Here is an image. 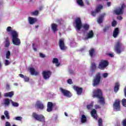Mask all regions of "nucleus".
<instances>
[{
	"label": "nucleus",
	"mask_w": 126,
	"mask_h": 126,
	"mask_svg": "<svg viewBox=\"0 0 126 126\" xmlns=\"http://www.w3.org/2000/svg\"><path fill=\"white\" fill-rule=\"evenodd\" d=\"M7 32H10L11 35L12 37V43L15 46H20L21 42L20 41V39L18 38V33L15 30H12V28L11 27H8L6 29Z\"/></svg>",
	"instance_id": "nucleus-1"
},
{
	"label": "nucleus",
	"mask_w": 126,
	"mask_h": 126,
	"mask_svg": "<svg viewBox=\"0 0 126 126\" xmlns=\"http://www.w3.org/2000/svg\"><path fill=\"white\" fill-rule=\"evenodd\" d=\"M93 98H98V103L101 105H105L106 102H105V98L103 96V93H102V90L100 89L97 90H94L93 91Z\"/></svg>",
	"instance_id": "nucleus-2"
},
{
	"label": "nucleus",
	"mask_w": 126,
	"mask_h": 126,
	"mask_svg": "<svg viewBox=\"0 0 126 126\" xmlns=\"http://www.w3.org/2000/svg\"><path fill=\"white\" fill-rule=\"evenodd\" d=\"M114 51L117 54H121L122 52L125 51V46L121 41L118 40L114 45Z\"/></svg>",
	"instance_id": "nucleus-3"
},
{
	"label": "nucleus",
	"mask_w": 126,
	"mask_h": 126,
	"mask_svg": "<svg viewBox=\"0 0 126 126\" xmlns=\"http://www.w3.org/2000/svg\"><path fill=\"white\" fill-rule=\"evenodd\" d=\"M125 8H126V4L123 3L121 7H117L114 9V12L116 15H123L125 12Z\"/></svg>",
	"instance_id": "nucleus-4"
},
{
	"label": "nucleus",
	"mask_w": 126,
	"mask_h": 126,
	"mask_svg": "<svg viewBox=\"0 0 126 126\" xmlns=\"http://www.w3.org/2000/svg\"><path fill=\"white\" fill-rule=\"evenodd\" d=\"M32 117L36 121H38V122H41L42 123H46V121H45V116L42 114L38 115L35 112H33Z\"/></svg>",
	"instance_id": "nucleus-5"
},
{
	"label": "nucleus",
	"mask_w": 126,
	"mask_h": 126,
	"mask_svg": "<svg viewBox=\"0 0 126 126\" xmlns=\"http://www.w3.org/2000/svg\"><path fill=\"white\" fill-rule=\"evenodd\" d=\"M100 82H101V73L98 72L95 75L93 80V85L94 87L98 86L100 84Z\"/></svg>",
	"instance_id": "nucleus-6"
},
{
	"label": "nucleus",
	"mask_w": 126,
	"mask_h": 126,
	"mask_svg": "<svg viewBox=\"0 0 126 126\" xmlns=\"http://www.w3.org/2000/svg\"><path fill=\"white\" fill-rule=\"evenodd\" d=\"M109 65V62H108L106 60H101L99 63L98 67L101 70H104L107 66Z\"/></svg>",
	"instance_id": "nucleus-7"
},
{
	"label": "nucleus",
	"mask_w": 126,
	"mask_h": 126,
	"mask_svg": "<svg viewBox=\"0 0 126 126\" xmlns=\"http://www.w3.org/2000/svg\"><path fill=\"white\" fill-rule=\"evenodd\" d=\"M75 23L76 24V31H80V29L82 28V23L81 22V19L80 17L77 18L75 20Z\"/></svg>",
	"instance_id": "nucleus-8"
},
{
	"label": "nucleus",
	"mask_w": 126,
	"mask_h": 126,
	"mask_svg": "<svg viewBox=\"0 0 126 126\" xmlns=\"http://www.w3.org/2000/svg\"><path fill=\"white\" fill-rule=\"evenodd\" d=\"M58 45L60 50L62 51H64L67 49V47H66L65 44H64V39L63 38H61L59 40Z\"/></svg>",
	"instance_id": "nucleus-9"
},
{
	"label": "nucleus",
	"mask_w": 126,
	"mask_h": 126,
	"mask_svg": "<svg viewBox=\"0 0 126 126\" xmlns=\"http://www.w3.org/2000/svg\"><path fill=\"white\" fill-rule=\"evenodd\" d=\"M60 90L61 92L62 93V94L63 95V96H65L68 98H70V97L72 96L71 93H70V91H69L65 90L64 89H63L62 88H60Z\"/></svg>",
	"instance_id": "nucleus-10"
},
{
	"label": "nucleus",
	"mask_w": 126,
	"mask_h": 126,
	"mask_svg": "<svg viewBox=\"0 0 126 126\" xmlns=\"http://www.w3.org/2000/svg\"><path fill=\"white\" fill-rule=\"evenodd\" d=\"M51 75H52V72L51 71H43L42 72V76L44 79H48L51 77Z\"/></svg>",
	"instance_id": "nucleus-11"
},
{
	"label": "nucleus",
	"mask_w": 126,
	"mask_h": 126,
	"mask_svg": "<svg viewBox=\"0 0 126 126\" xmlns=\"http://www.w3.org/2000/svg\"><path fill=\"white\" fill-rule=\"evenodd\" d=\"M93 37H94V32H93V31L91 30L89 31L84 40H89V39H92Z\"/></svg>",
	"instance_id": "nucleus-12"
},
{
	"label": "nucleus",
	"mask_w": 126,
	"mask_h": 126,
	"mask_svg": "<svg viewBox=\"0 0 126 126\" xmlns=\"http://www.w3.org/2000/svg\"><path fill=\"white\" fill-rule=\"evenodd\" d=\"M120 102L119 100H116L113 104V108L116 110V111H120L121 109V105H120Z\"/></svg>",
	"instance_id": "nucleus-13"
},
{
	"label": "nucleus",
	"mask_w": 126,
	"mask_h": 126,
	"mask_svg": "<svg viewBox=\"0 0 126 126\" xmlns=\"http://www.w3.org/2000/svg\"><path fill=\"white\" fill-rule=\"evenodd\" d=\"M74 90L77 92V94L78 95H81L82 94V92L83 91V89L82 88H80L77 86H73V87Z\"/></svg>",
	"instance_id": "nucleus-14"
},
{
	"label": "nucleus",
	"mask_w": 126,
	"mask_h": 126,
	"mask_svg": "<svg viewBox=\"0 0 126 126\" xmlns=\"http://www.w3.org/2000/svg\"><path fill=\"white\" fill-rule=\"evenodd\" d=\"M53 108H54V103H53L52 102H48L47 108L46 109L47 112H52L53 111Z\"/></svg>",
	"instance_id": "nucleus-15"
},
{
	"label": "nucleus",
	"mask_w": 126,
	"mask_h": 126,
	"mask_svg": "<svg viewBox=\"0 0 126 126\" xmlns=\"http://www.w3.org/2000/svg\"><path fill=\"white\" fill-rule=\"evenodd\" d=\"M91 114L92 117L96 120H98V115H97V111H96L95 109H93L91 111Z\"/></svg>",
	"instance_id": "nucleus-16"
},
{
	"label": "nucleus",
	"mask_w": 126,
	"mask_h": 126,
	"mask_svg": "<svg viewBox=\"0 0 126 126\" xmlns=\"http://www.w3.org/2000/svg\"><path fill=\"white\" fill-rule=\"evenodd\" d=\"M119 34L120 30L118 28H115L113 32V37H114L115 38H117Z\"/></svg>",
	"instance_id": "nucleus-17"
},
{
	"label": "nucleus",
	"mask_w": 126,
	"mask_h": 126,
	"mask_svg": "<svg viewBox=\"0 0 126 126\" xmlns=\"http://www.w3.org/2000/svg\"><path fill=\"white\" fill-rule=\"evenodd\" d=\"M36 106L38 109H40V110H44V108H45L44 104H43V103L40 101H36Z\"/></svg>",
	"instance_id": "nucleus-18"
},
{
	"label": "nucleus",
	"mask_w": 126,
	"mask_h": 126,
	"mask_svg": "<svg viewBox=\"0 0 126 126\" xmlns=\"http://www.w3.org/2000/svg\"><path fill=\"white\" fill-rule=\"evenodd\" d=\"M2 105H3L5 107H9V105H10V100L8 98L4 99Z\"/></svg>",
	"instance_id": "nucleus-19"
},
{
	"label": "nucleus",
	"mask_w": 126,
	"mask_h": 126,
	"mask_svg": "<svg viewBox=\"0 0 126 126\" xmlns=\"http://www.w3.org/2000/svg\"><path fill=\"white\" fill-rule=\"evenodd\" d=\"M28 20H29L30 24L32 25V24H34L36 22V21H37V19L33 18L32 17H29Z\"/></svg>",
	"instance_id": "nucleus-20"
},
{
	"label": "nucleus",
	"mask_w": 126,
	"mask_h": 126,
	"mask_svg": "<svg viewBox=\"0 0 126 126\" xmlns=\"http://www.w3.org/2000/svg\"><path fill=\"white\" fill-rule=\"evenodd\" d=\"M105 15H106V14H103L99 17V18L97 19L98 23L101 24V23L103 22V20H104V17H105Z\"/></svg>",
	"instance_id": "nucleus-21"
},
{
	"label": "nucleus",
	"mask_w": 126,
	"mask_h": 126,
	"mask_svg": "<svg viewBox=\"0 0 126 126\" xmlns=\"http://www.w3.org/2000/svg\"><path fill=\"white\" fill-rule=\"evenodd\" d=\"M96 66L95 63H92L91 64V72H94L96 70Z\"/></svg>",
	"instance_id": "nucleus-22"
},
{
	"label": "nucleus",
	"mask_w": 126,
	"mask_h": 126,
	"mask_svg": "<svg viewBox=\"0 0 126 126\" xmlns=\"http://www.w3.org/2000/svg\"><path fill=\"white\" fill-rule=\"evenodd\" d=\"M30 70L32 75H34H34H38L39 74V72L35 71V69L33 67L30 68Z\"/></svg>",
	"instance_id": "nucleus-23"
},
{
	"label": "nucleus",
	"mask_w": 126,
	"mask_h": 126,
	"mask_svg": "<svg viewBox=\"0 0 126 126\" xmlns=\"http://www.w3.org/2000/svg\"><path fill=\"white\" fill-rule=\"evenodd\" d=\"M89 55L91 58H93L95 55V49L94 48H92L89 51Z\"/></svg>",
	"instance_id": "nucleus-24"
},
{
	"label": "nucleus",
	"mask_w": 126,
	"mask_h": 126,
	"mask_svg": "<svg viewBox=\"0 0 126 126\" xmlns=\"http://www.w3.org/2000/svg\"><path fill=\"white\" fill-rule=\"evenodd\" d=\"M119 89H120V84L117 82L115 83V85L114 86V92H115V93H117V92L119 91Z\"/></svg>",
	"instance_id": "nucleus-25"
},
{
	"label": "nucleus",
	"mask_w": 126,
	"mask_h": 126,
	"mask_svg": "<svg viewBox=\"0 0 126 126\" xmlns=\"http://www.w3.org/2000/svg\"><path fill=\"white\" fill-rule=\"evenodd\" d=\"M81 121L82 124H84L86 123V122H87V118H86V116L84 114L82 115Z\"/></svg>",
	"instance_id": "nucleus-26"
},
{
	"label": "nucleus",
	"mask_w": 126,
	"mask_h": 126,
	"mask_svg": "<svg viewBox=\"0 0 126 126\" xmlns=\"http://www.w3.org/2000/svg\"><path fill=\"white\" fill-rule=\"evenodd\" d=\"M51 28L53 30L54 32H56V31H58V25L55 23L52 24Z\"/></svg>",
	"instance_id": "nucleus-27"
},
{
	"label": "nucleus",
	"mask_w": 126,
	"mask_h": 126,
	"mask_svg": "<svg viewBox=\"0 0 126 126\" xmlns=\"http://www.w3.org/2000/svg\"><path fill=\"white\" fill-rule=\"evenodd\" d=\"M14 95V93L13 92L6 93L4 94V97H12Z\"/></svg>",
	"instance_id": "nucleus-28"
},
{
	"label": "nucleus",
	"mask_w": 126,
	"mask_h": 126,
	"mask_svg": "<svg viewBox=\"0 0 126 126\" xmlns=\"http://www.w3.org/2000/svg\"><path fill=\"white\" fill-rule=\"evenodd\" d=\"M53 63H56V66H60L61 63H59V60L57 58H54L53 60Z\"/></svg>",
	"instance_id": "nucleus-29"
},
{
	"label": "nucleus",
	"mask_w": 126,
	"mask_h": 126,
	"mask_svg": "<svg viewBox=\"0 0 126 126\" xmlns=\"http://www.w3.org/2000/svg\"><path fill=\"white\" fill-rule=\"evenodd\" d=\"M102 8H103V5L100 4L95 8L94 11L95 12H96V13H98V12H99V11H100Z\"/></svg>",
	"instance_id": "nucleus-30"
},
{
	"label": "nucleus",
	"mask_w": 126,
	"mask_h": 126,
	"mask_svg": "<svg viewBox=\"0 0 126 126\" xmlns=\"http://www.w3.org/2000/svg\"><path fill=\"white\" fill-rule=\"evenodd\" d=\"M4 114L5 117H6L7 120H9L10 119V116H9V113L7 110L4 111Z\"/></svg>",
	"instance_id": "nucleus-31"
},
{
	"label": "nucleus",
	"mask_w": 126,
	"mask_h": 126,
	"mask_svg": "<svg viewBox=\"0 0 126 126\" xmlns=\"http://www.w3.org/2000/svg\"><path fill=\"white\" fill-rule=\"evenodd\" d=\"M6 43L5 44V47L7 48L9 47V45H10V43L9 42V40H8V37H6L5 39Z\"/></svg>",
	"instance_id": "nucleus-32"
},
{
	"label": "nucleus",
	"mask_w": 126,
	"mask_h": 126,
	"mask_svg": "<svg viewBox=\"0 0 126 126\" xmlns=\"http://www.w3.org/2000/svg\"><path fill=\"white\" fill-rule=\"evenodd\" d=\"M76 2L81 6L84 5V3H83V1L82 0H76Z\"/></svg>",
	"instance_id": "nucleus-33"
},
{
	"label": "nucleus",
	"mask_w": 126,
	"mask_h": 126,
	"mask_svg": "<svg viewBox=\"0 0 126 126\" xmlns=\"http://www.w3.org/2000/svg\"><path fill=\"white\" fill-rule=\"evenodd\" d=\"M109 29H110V26L106 25L105 26V27L103 28V31L105 33L107 32V31H108Z\"/></svg>",
	"instance_id": "nucleus-34"
},
{
	"label": "nucleus",
	"mask_w": 126,
	"mask_h": 126,
	"mask_svg": "<svg viewBox=\"0 0 126 126\" xmlns=\"http://www.w3.org/2000/svg\"><path fill=\"white\" fill-rule=\"evenodd\" d=\"M83 28H84L85 31H87V30H89V26L87 24H85L83 26Z\"/></svg>",
	"instance_id": "nucleus-35"
},
{
	"label": "nucleus",
	"mask_w": 126,
	"mask_h": 126,
	"mask_svg": "<svg viewBox=\"0 0 126 126\" xmlns=\"http://www.w3.org/2000/svg\"><path fill=\"white\" fill-rule=\"evenodd\" d=\"M6 59L9 60L10 59V51H7L6 52Z\"/></svg>",
	"instance_id": "nucleus-36"
},
{
	"label": "nucleus",
	"mask_w": 126,
	"mask_h": 126,
	"mask_svg": "<svg viewBox=\"0 0 126 126\" xmlns=\"http://www.w3.org/2000/svg\"><path fill=\"white\" fill-rule=\"evenodd\" d=\"M11 104L13 107H18L19 106V104L16 102H14L12 100H11Z\"/></svg>",
	"instance_id": "nucleus-37"
},
{
	"label": "nucleus",
	"mask_w": 126,
	"mask_h": 126,
	"mask_svg": "<svg viewBox=\"0 0 126 126\" xmlns=\"http://www.w3.org/2000/svg\"><path fill=\"white\" fill-rule=\"evenodd\" d=\"M98 126H103V120L102 118H99L98 121Z\"/></svg>",
	"instance_id": "nucleus-38"
},
{
	"label": "nucleus",
	"mask_w": 126,
	"mask_h": 126,
	"mask_svg": "<svg viewBox=\"0 0 126 126\" xmlns=\"http://www.w3.org/2000/svg\"><path fill=\"white\" fill-rule=\"evenodd\" d=\"M31 13L32 15H38V14H39V11L35 10L33 12H32Z\"/></svg>",
	"instance_id": "nucleus-39"
},
{
	"label": "nucleus",
	"mask_w": 126,
	"mask_h": 126,
	"mask_svg": "<svg viewBox=\"0 0 126 126\" xmlns=\"http://www.w3.org/2000/svg\"><path fill=\"white\" fill-rule=\"evenodd\" d=\"M122 104L124 107H126V99L124 98V99H122Z\"/></svg>",
	"instance_id": "nucleus-40"
},
{
	"label": "nucleus",
	"mask_w": 126,
	"mask_h": 126,
	"mask_svg": "<svg viewBox=\"0 0 126 126\" xmlns=\"http://www.w3.org/2000/svg\"><path fill=\"white\" fill-rule=\"evenodd\" d=\"M4 64L5 65H9V64H10V62H9V60L6 59L5 60Z\"/></svg>",
	"instance_id": "nucleus-41"
},
{
	"label": "nucleus",
	"mask_w": 126,
	"mask_h": 126,
	"mask_svg": "<svg viewBox=\"0 0 126 126\" xmlns=\"http://www.w3.org/2000/svg\"><path fill=\"white\" fill-rule=\"evenodd\" d=\"M93 107V104L91 103L90 105H87V108L88 109V110H90V109H91V108H92Z\"/></svg>",
	"instance_id": "nucleus-42"
},
{
	"label": "nucleus",
	"mask_w": 126,
	"mask_h": 126,
	"mask_svg": "<svg viewBox=\"0 0 126 126\" xmlns=\"http://www.w3.org/2000/svg\"><path fill=\"white\" fill-rule=\"evenodd\" d=\"M117 25V21L114 20L112 22V26L113 27H115V26H116Z\"/></svg>",
	"instance_id": "nucleus-43"
},
{
	"label": "nucleus",
	"mask_w": 126,
	"mask_h": 126,
	"mask_svg": "<svg viewBox=\"0 0 126 126\" xmlns=\"http://www.w3.org/2000/svg\"><path fill=\"white\" fill-rule=\"evenodd\" d=\"M15 120H16V121H21L22 120V117L19 116V117H16L15 118Z\"/></svg>",
	"instance_id": "nucleus-44"
},
{
	"label": "nucleus",
	"mask_w": 126,
	"mask_h": 126,
	"mask_svg": "<svg viewBox=\"0 0 126 126\" xmlns=\"http://www.w3.org/2000/svg\"><path fill=\"white\" fill-rule=\"evenodd\" d=\"M24 79V81H25V82H28V81H29V80H30L29 77H28L26 76H25Z\"/></svg>",
	"instance_id": "nucleus-45"
},
{
	"label": "nucleus",
	"mask_w": 126,
	"mask_h": 126,
	"mask_svg": "<svg viewBox=\"0 0 126 126\" xmlns=\"http://www.w3.org/2000/svg\"><path fill=\"white\" fill-rule=\"evenodd\" d=\"M108 73H104L102 74V77L104 78H106V77H108Z\"/></svg>",
	"instance_id": "nucleus-46"
},
{
	"label": "nucleus",
	"mask_w": 126,
	"mask_h": 126,
	"mask_svg": "<svg viewBox=\"0 0 126 126\" xmlns=\"http://www.w3.org/2000/svg\"><path fill=\"white\" fill-rule=\"evenodd\" d=\"M122 124L123 125V126H126V119H124L123 120V122H122Z\"/></svg>",
	"instance_id": "nucleus-47"
},
{
	"label": "nucleus",
	"mask_w": 126,
	"mask_h": 126,
	"mask_svg": "<svg viewBox=\"0 0 126 126\" xmlns=\"http://www.w3.org/2000/svg\"><path fill=\"white\" fill-rule=\"evenodd\" d=\"M67 83H68V84H72V83H73L72 82V80H71V79H69L67 80Z\"/></svg>",
	"instance_id": "nucleus-48"
},
{
	"label": "nucleus",
	"mask_w": 126,
	"mask_h": 126,
	"mask_svg": "<svg viewBox=\"0 0 126 126\" xmlns=\"http://www.w3.org/2000/svg\"><path fill=\"white\" fill-rule=\"evenodd\" d=\"M94 109H101V106L96 104L94 105Z\"/></svg>",
	"instance_id": "nucleus-49"
},
{
	"label": "nucleus",
	"mask_w": 126,
	"mask_h": 126,
	"mask_svg": "<svg viewBox=\"0 0 126 126\" xmlns=\"http://www.w3.org/2000/svg\"><path fill=\"white\" fill-rule=\"evenodd\" d=\"M39 57L40 58H42L43 59H44V58H45L46 56L45 55V54H44L43 53H40Z\"/></svg>",
	"instance_id": "nucleus-50"
},
{
	"label": "nucleus",
	"mask_w": 126,
	"mask_h": 126,
	"mask_svg": "<svg viewBox=\"0 0 126 126\" xmlns=\"http://www.w3.org/2000/svg\"><path fill=\"white\" fill-rule=\"evenodd\" d=\"M96 13H97V12H96L95 11H92L91 12V14L93 15V16H95L96 15Z\"/></svg>",
	"instance_id": "nucleus-51"
},
{
	"label": "nucleus",
	"mask_w": 126,
	"mask_h": 126,
	"mask_svg": "<svg viewBox=\"0 0 126 126\" xmlns=\"http://www.w3.org/2000/svg\"><path fill=\"white\" fill-rule=\"evenodd\" d=\"M5 126H11L10 123L8 122H6Z\"/></svg>",
	"instance_id": "nucleus-52"
},
{
	"label": "nucleus",
	"mask_w": 126,
	"mask_h": 126,
	"mask_svg": "<svg viewBox=\"0 0 126 126\" xmlns=\"http://www.w3.org/2000/svg\"><path fill=\"white\" fill-rule=\"evenodd\" d=\"M19 76H20V77H21V78H24V77H25V76H24V75L22 74H19Z\"/></svg>",
	"instance_id": "nucleus-53"
},
{
	"label": "nucleus",
	"mask_w": 126,
	"mask_h": 126,
	"mask_svg": "<svg viewBox=\"0 0 126 126\" xmlns=\"http://www.w3.org/2000/svg\"><path fill=\"white\" fill-rule=\"evenodd\" d=\"M117 19H118V20H122V19H123V18L122 16H118L117 17Z\"/></svg>",
	"instance_id": "nucleus-54"
},
{
	"label": "nucleus",
	"mask_w": 126,
	"mask_h": 126,
	"mask_svg": "<svg viewBox=\"0 0 126 126\" xmlns=\"http://www.w3.org/2000/svg\"><path fill=\"white\" fill-rule=\"evenodd\" d=\"M111 4L112 3L111 2H107L106 4L107 6L110 7Z\"/></svg>",
	"instance_id": "nucleus-55"
},
{
	"label": "nucleus",
	"mask_w": 126,
	"mask_h": 126,
	"mask_svg": "<svg viewBox=\"0 0 126 126\" xmlns=\"http://www.w3.org/2000/svg\"><path fill=\"white\" fill-rule=\"evenodd\" d=\"M69 73L70 74H73V71H72V70H69Z\"/></svg>",
	"instance_id": "nucleus-56"
},
{
	"label": "nucleus",
	"mask_w": 126,
	"mask_h": 126,
	"mask_svg": "<svg viewBox=\"0 0 126 126\" xmlns=\"http://www.w3.org/2000/svg\"><path fill=\"white\" fill-rule=\"evenodd\" d=\"M5 119V117L4 116V115H2L1 116V119L2 120V121H3V120H4Z\"/></svg>",
	"instance_id": "nucleus-57"
},
{
	"label": "nucleus",
	"mask_w": 126,
	"mask_h": 126,
	"mask_svg": "<svg viewBox=\"0 0 126 126\" xmlns=\"http://www.w3.org/2000/svg\"><path fill=\"white\" fill-rule=\"evenodd\" d=\"M124 93H125V95L126 97V87L124 89Z\"/></svg>",
	"instance_id": "nucleus-58"
},
{
	"label": "nucleus",
	"mask_w": 126,
	"mask_h": 126,
	"mask_svg": "<svg viewBox=\"0 0 126 126\" xmlns=\"http://www.w3.org/2000/svg\"><path fill=\"white\" fill-rule=\"evenodd\" d=\"M109 57H111V58H114V55L112 54H109Z\"/></svg>",
	"instance_id": "nucleus-59"
},
{
	"label": "nucleus",
	"mask_w": 126,
	"mask_h": 126,
	"mask_svg": "<svg viewBox=\"0 0 126 126\" xmlns=\"http://www.w3.org/2000/svg\"><path fill=\"white\" fill-rule=\"evenodd\" d=\"M64 115L66 117H68V115H67V113H66V112L64 113Z\"/></svg>",
	"instance_id": "nucleus-60"
},
{
	"label": "nucleus",
	"mask_w": 126,
	"mask_h": 126,
	"mask_svg": "<svg viewBox=\"0 0 126 126\" xmlns=\"http://www.w3.org/2000/svg\"><path fill=\"white\" fill-rule=\"evenodd\" d=\"M33 50H34V51L35 52H36V51H37V48H35V47H33Z\"/></svg>",
	"instance_id": "nucleus-61"
},
{
	"label": "nucleus",
	"mask_w": 126,
	"mask_h": 126,
	"mask_svg": "<svg viewBox=\"0 0 126 126\" xmlns=\"http://www.w3.org/2000/svg\"><path fill=\"white\" fill-rule=\"evenodd\" d=\"M14 85H15V86H17V85H18V84L17 83H15L14 84Z\"/></svg>",
	"instance_id": "nucleus-62"
},
{
	"label": "nucleus",
	"mask_w": 126,
	"mask_h": 126,
	"mask_svg": "<svg viewBox=\"0 0 126 126\" xmlns=\"http://www.w3.org/2000/svg\"><path fill=\"white\" fill-rule=\"evenodd\" d=\"M38 27H39V26H36L35 27L36 28H38Z\"/></svg>",
	"instance_id": "nucleus-63"
},
{
	"label": "nucleus",
	"mask_w": 126,
	"mask_h": 126,
	"mask_svg": "<svg viewBox=\"0 0 126 126\" xmlns=\"http://www.w3.org/2000/svg\"><path fill=\"white\" fill-rule=\"evenodd\" d=\"M35 45L34 43H32V46H34Z\"/></svg>",
	"instance_id": "nucleus-64"
}]
</instances>
